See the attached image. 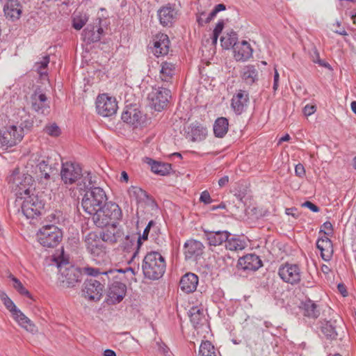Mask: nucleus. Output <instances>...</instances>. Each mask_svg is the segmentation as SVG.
I'll return each instance as SVG.
<instances>
[{"mask_svg": "<svg viewBox=\"0 0 356 356\" xmlns=\"http://www.w3.org/2000/svg\"><path fill=\"white\" fill-rule=\"evenodd\" d=\"M166 264L164 257L159 252H148L144 257L142 270L145 278L157 280L165 273Z\"/></svg>", "mask_w": 356, "mask_h": 356, "instance_id": "1", "label": "nucleus"}, {"mask_svg": "<svg viewBox=\"0 0 356 356\" xmlns=\"http://www.w3.org/2000/svg\"><path fill=\"white\" fill-rule=\"evenodd\" d=\"M122 217V211L115 202H107L105 205L92 216V220L98 227L112 225L111 229H115V224Z\"/></svg>", "mask_w": 356, "mask_h": 356, "instance_id": "2", "label": "nucleus"}, {"mask_svg": "<svg viewBox=\"0 0 356 356\" xmlns=\"http://www.w3.org/2000/svg\"><path fill=\"white\" fill-rule=\"evenodd\" d=\"M105 191L100 187L86 190L81 200L83 210L88 214L95 215L107 202Z\"/></svg>", "mask_w": 356, "mask_h": 356, "instance_id": "3", "label": "nucleus"}, {"mask_svg": "<svg viewBox=\"0 0 356 356\" xmlns=\"http://www.w3.org/2000/svg\"><path fill=\"white\" fill-rule=\"evenodd\" d=\"M320 330L324 337L329 341H342L346 336V325L340 317L321 321Z\"/></svg>", "mask_w": 356, "mask_h": 356, "instance_id": "4", "label": "nucleus"}, {"mask_svg": "<svg viewBox=\"0 0 356 356\" xmlns=\"http://www.w3.org/2000/svg\"><path fill=\"white\" fill-rule=\"evenodd\" d=\"M33 182L34 180L31 175L20 173L17 169L15 170L8 177V183L13 185V189L15 191L16 195L20 199L32 192H35Z\"/></svg>", "mask_w": 356, "mask_h": 356, "instance_id": "5", "label": "nucleus"}, {"mask_svg": "<svg viewBox=\"0 0 356 356\" xmlns=\"http://www.w3.org/2000/svg\"><path fill=\"white\" fill-rule=\"evenodd\" d=\"M24 201L21 209L22 213L28 219H33L40 216L44 211L45 201L42 196L35 192L23 196Z\"/></svg>", "mask_w": 356, "mask_h": 356, "instance_id": "6", "label": "nucleus"}, {"mask_svg": "<svg viewBox=\"0 0 356 356\" xmlns=\"http://www.w3.org/2000/svg\"><path fill=\"white\" fill-rule=\"evenodd\" d=\"M0 299L6 309L11 313L13 318L21 327L31 333H35L38 331L35 325L16 307L13 301L8 296L5 291H0Z\"/></svg>", "mask_w": 356, "mask_h": 356, "instance_id": "7", "label": "nucleus"}, {"mask_svg": "<svg viewBox=\"0 0 356 356\" xmlns=\"http://www.w3.org/2000/svg\"><path fill=\"white\" fill-rule=\"evenodd\" d=\"M38 242L44 248H54L56 247L63 238L60 229L53 224L43 225L37 233Z\"/></svg>", "mask_w": 356, "mask_h": 356, "instance_id": "8", "label": "nucleus"}, {"mask_svg": "<svg viewBox=\"0 0 356 356\" xmlns=\"http://www.w3.org/2000/svg\"><path fill=\"white\" fill-rule=\"evenodd\" d=\"M58 268L60 272L58 280L63 287H75L81 282L83 274L79 268L70 265L68 262L58 264Z\"/></svg>", "mask_w": 356, "mask_h": 356, "instance_id": "9", "label": "nucleus"}, {"mask_svg": "<svg viewBox=\"0 0 356 356\" xmlns=\"http://www.w3.org/2000/svg\"><path fill=\"white\" fill-rule=\"evenodd\" d=\"M60 160V156L56 152H52L41 160L37 165L40 178L48 181L57 175Z\"/></svg>", "mask_w": 356, "mask_h": 356, "instance_id": "10", "label": "nucleus"}, {"mask_svg": "<svg viewBox=\"0 0 356 356\" xmlns=\"http://www.w3.org/2000/svg\"><path fill=\"white\" fill-rule=\"evenodd\" d=\"M147 98L152 108L156 111H161L167 107L171 98V92L163 86L152 88Z\"/></svg>", "mask_w": 356, "mask_h": 356, "instance_id": "11", "label": "nucleus"}, {"mask_svg": "<svg viewBox=\"0 0 356 356\" xmlns=\"http://www.w3.org/2000/svg\"><path fill=\"white\" fill-rule=\"evenodd\" d=\"M60 179L65 185L75 184L83 176L82 168L76 162L66 161L62 163Z\"/></svg>", "mask_w": 356, "mask_h": 356, "instance_id": "12", "label": "nucleus"}, {"mask_svg": "<svg viewBox=\"0 0 356 356\" xmlns=\"http://www.w3.org/2000/svg\"><path fill=\"white\" fill-rule=\"evenodd\" d=\"M111 276L114 280L108 285L106 302L108 305H115L120 302L124 298L127 293V286L115 274L111 275Z\"/></svg>", "mask_w": 356, "mask_h": 356, "instance_id": "13", "label": "nucleus"}, {"mask_svg": "<svg viewBox=\"0 0 356 356\" xmlns=\"http://www.w3.org/2000/svg\"><path fill=\"white\" fill-rule=\"evenodd\" d=\"M106 282V280L104 277H100L98 280L94 278L86 280L83 289L85 297L90 300H99L103 295Z\"/></svg>", "mask_w": 356, "mask_h": 356, "instance_id": "14", "label": "nucleus"}, {"mask_svg": "<svg viewBox=\"0 0 356 356\" xmlns=\"http://www.w3.org/2000/svg\"><path fill=\"white\" fill-rule=\"evenodd\" d=\"M24 133L17 127L11 125L0 130V144L6 148L12 147L21 142Z\"/></svg>", "mask_w": 356, "mask_h": 356, "instance_id": "15", "label": "nucleus"}, {"mask_svg": "<svg viewBox=\"0 0 356 356\" xmlns=\"http://www.w3.org/2000/svg\"><path fill=\"white\" fill-rule=\"evenodd\" d=\"M118 104L115 98L102 94L96 100V110L103 117H110L116 113Z\"/></svg>", "mask_w": 356, "mask_h": 356, "instance_id": "16", "label": "nucleus"}, {"mask_svg": "<svg viewBox=\"0 0 356 356\" xmlns=\"http://www.w3.org/2000/svg\"><path fill=\"white\" fill-rule=\"evenodd\" d=\"M278 274L284 282L292 285L298 284L301 280L300 269L297 264L286 263L280 266Z\"/></svg>", "mask_w": 356, "mask_h": 356, "instance_id": "17", "label": "nucleus"}, {"mask_svg": "<svg viewBox=\"0 0 356 356\" xmlns=\"http://www.w3.org/2000/svg\"><path fill=\"white\" fill-rule=\"evenodd\" d=\"M102 19L100 17L96 18L92 24H89L84 29L82 33L83 40L88 43H93L99 41L104 31L101 23Z\"/></svg>", "mask_w": 356, "mask_h": 356, "instance_id": "18", "label": "nucleus"}, {"mask_svg": "<svg viewBox=\"0 0 356 356\" xmlns=\"http://www.w3.org/2000/svg\"><path fill=\"white\" fill-rule=\"evenodd\" d=\"M204 246L197 240H188L184 245V254L186 261H197L203 254Z\"/></svg>", "mask_w": 356, "mask_h": 356, "instance_id": "19", "label": "nucleus"}, {"mask_svg": "<svg viewBox=\"0 0 356 356\" xmlns=\"http://www.w3.org/2000/svg\"><path fill=\"white\" fill-rule=\"evenodd\" d=\"M262 266V261L254 253L248 254L238 260L237 266L244 270L255 271Z\"/></svg>", "mask_w": 356, "mask_h": 356, "instance_id": "20", "label": "nucleus"}, {"mask_svg": "<svg viewBox=\"0 0 356 356\" xmlns=\"http://www.w3.org/2000/svg\"><path fill=\"white\" fill-rule=\"evenodd\" d=\"M170 41L168 35L159 33L154 38L153 53L156 56H163L168 54Z\"/></svg>", "mask_w": 356, "mask_h": 356, "instance_id": "21", "label": "nucleus"}, {"mask_svg": "<svg viewBox=\"0 0 356 356\" xmlns=\"http://www.w3.org/2000/svg\"><path fill=\"white\" fill-rule=\"evenodd\" d=\"M248 102V92L240 90L232 97L231 106L236 114L241 115L245 111Z\"/></svg>", "mask_w": 356, "mask_h": 356, "instance_id": "22", "label": "nucleus"}, {"mask_svg": "<svg viewBox=\"0 0 356 356\" xmlns=\"http://www.w3.org/2000/svg\"><path fill=\"white\" fill-rule=\"evenodd\" d=\"M97 236L94 232H90L85 237V243L87 250L93 257H99L104 254V247L99 240H97Z\"/></svg>", "mask_w": 356, "mask_h": 356, "instance_id": "23", "label": "nucleus"}, {"mask_svg": "<svg viewBox=\"0 0 356 356\" xmlns=\"http://www.w3.org/2000/svg\"><path fill=\"white\" fill-rule=\"evenodd\" d=\"M299 308L302 315L309 319L316 320L321 314L319 306L309 298L302 301Z\"/></svg>", "mask_w": 356, "mask_h": 356, "instance_id": "24", "label": "nucleus"}, {"mask_svg": "<svg viewBox=\"0 0 356 356\" xmlns=\"http://www.w3.org/2000/svg\"><path fill=\"white\" fill-rule=\"evenodd\" d=\"M198 282V276L195 273L188 272L181 276L179 286L183 292L191 293L196 290Z\"/></svg>", "mask_w": 356, "mask_h": 356, "instance_id": "25", "label": "nucleus"}, {"mask_svg": "<svg viewBox=\"0 0 356 356\" xmlns=\"http://www.w3.org/2000/svg\"><path fill=\"white\" fill-rule=\"evenodd\" d=\"M175 6L170 3L163 6L158 10V16L161 24L164 26H170L177 17Z\"/></svg>", "mask_w": 356, "mask_h": 356, "instance_id": "26", "label": "nucleus"}, {"mask_svg": "<svg viewBox=\"0 0 356 356\" xmlns=\"http://www.w3.org/2000/svg\"><path fill=\"white\" fill-rule=\"evenodd\" d=\"M316 248L321 251V258L325 261L331 260L334 250L332 241L327 236L320 237L316 241Z\"/></svg>", "mask_w": 356, "mask_h": 356, "instance_id": "27", "label": "nucleus"}, {"mask_svg": "<svg viewBox=\"0 0 356 356\" xmlns=\"http://www.w3.org/2000/svg\"><path fill=\"white\" fill-rule=\"evenodd\" d=\"M204 238L208 241L209 245H220L222 243H225L232 236V234L228 231H209L204 230Z\"/></svg>", "mask_w": 356, "mask_h": 356, "instance_id": "28", "label": "nucleus"}, {"mask_svg": "<svg viewBox=\"0 0 356 356\" xmlns=\"http://www.w3.org/2000/svg\"><path fill=\"white\" fill-rule=\"evenodd\" d=\"M31 108L38 113L44 114L49 106L47 104V98L45 94L35 90L31 97Z\"/></svg>", "mask_w": 356, "mask_h": 356, "instance_id": "29", "label": "nucleus"}, {"mask_svg": "<svg viewBox=\"0 0 356 356\" xmlns=\"http://www.w3.org/2000/svg\"><path fill=\"white\" fill-rule=\"evenodd\" d=\"M3 12L7 19L14 22L19 19L22 6L18 0H9L3 6Z\"/></svg>", "mask_w": 356, "mask_h": 356, "instance_id": "30", "label": "nucleus"}, {"mask_svg": "<svg viewBox=\"0 0 356 356\" xmlns=\"http://www.w3.org/2000/svg\"><path fill=\"white\" fill-rule=\"evenodd\" d=\"M253 50L250 44L245 40L238 42L234 47V58L237 61H245L252 56Z\"/></svg>", "mask_w": 356, "mask_h": 356, "instance_id": "31", "label": "nucleus"}, {"mask_svg": "<svg viewBox=\"0 0 356 356\" xmlns=\"http://www.w3.org/2000/svg\"><path fill=\"white\" fill-rule=\"evenodd\" d=\"M131 197H134L137 202H145L152 207L156 206L155 200L141 188L131 186L128 191Z\"/></svg>", "mask_w": 356, "mask_h": 356, "instance_id": "32", "label": "nucleus"}, {"mask_svg": "<svg viewBox=\"0 0 356 356\" xmlns=\"http://www.w3.org/2000/svg\"><path fill=\"white\" fill-rule=\"evenodd\" d=\"M152 229V232H159L160 229L159 227L156 226V222L152 220L149 221L147 225L145 228L142 235H140L139 233L136 234L138 237V244H136V250L134 252H133L131 260H134L136 257L138 255L139 252V250L143 244L142 241H147L148 239V236L149 234V232Z\"/></svg>", "mask_w": 356, "mask_h": 356, "instance_id": "33", "label": "nucleus"}, {"mask_svg": "<svg viewBox=\"0 0 356 356\" xmlns=\"http://www.w3.org/2000/svg\"><path fill=\"white\" fill-rule=\"evenodd\" d=\"M258 66L248 65L241 71V79L248 85H252L258 81Z\"/></svg>", "mask_w": 356, "mask_h": 356, "instance_id": "34", "label": "nucleus"}, {"mask_svg": "<svg viewBox=\"0 0 356 356\" xmlns=\"http://www.w3.org/2000/svg\"><path fill=\"white\" fill-rule=\"evenodd\" d=\"M188 316L195 328L202 326L206 322L204 309L198 307H191L188 311Z\"/></svg>", "mask_w": 356, "mask_h": 356, "instance_id": "35", "label": "nucleus"}, {"mask_svg": "<svg viewBox=\"0 0 356 356\" xmlns=\"http://www.w3.org/2000/svg\"><path fill=\"white\" fill-rule=\"evenodd\" d=\"M147 163L151 166V170L156 175L165 176L170 174L172 170L171 164L154 161L152 159L147 158Z\"/></svg>", "mask_w": 356, "mask_h": 356, "instance_id": "36", "label": "nucleus"}, {"mask_svg": "<svg viewBox=\"0 0 356 356\" xmlns=\"http://www.w3.org/2000/svg\"><path fill=\"white\" fill-rule=\"evenodd\" d=\"M160 78L162 81L172 83L175 72V65L172 63L164 61L161 64Z\"/></svg>", "mask_w": 356, "mask_h": 356, "instance_id": "37", "label": "nucleus"}, {"mask_svg": "<svg viewBox=\"0 0 356 356\" xmlns=\"http://www.w3.org/2000/svg\"><path fill=\"white\" fill-rule=\"evenodd\" d=\"M246 246L247 243L245 239L236 234H232L231 236H229L225 243L226 248L232 251L242 250Z\"/></svg>", "mask_w": 356, "mask_h": 356, "instance_id": "38", "label": "nucleus"}, {"mask_svg": "<svg viewBox=\"0 0 356 356\" xmlns=\"http://www.w3.org/2000/svg\"><path fill=\"white\" fill-rule=\"evenodd\" d=\"M229 122L226 118H218L213 124V133L216 137L222 138L228 131Z\"/></svg>", "mask_w": 356, "mask_h": 356, "instance_id": "39", "label": "nucleus"}, {"mask_svg": "<svg viewBox=\"0 0 356 356\" xmlns=\"http://www.w3.org/2000/svg\"><path fill=\"white\" fill-rule=\"evenodd\" d=\"M221 45L225 49H229L234 47L238 43V35L235 31H232L227 33L225 36H222L220 38Z\"/></svg>", "mask_w": 356, "mask_h": 356, "instance_id": "40", "label": "nucleus"}, {"mask_svg": "<svg viewBox=\"0 0 356 356\" xmlns=\"http://www.w3.org/2000/svg\"><path fill=\"white\" fill-rule=\"evenodd\" d=\"M136 244H138L137 234H133L131 235H127L124 237L121 247L124 251L129 252L133 250L134 252L136 250Z\"/></svg>", "mask_w": 356, "mask_h": 356, "instance_id": "41", "label": "nucleus"}, {"mask_svg": "<svg viewBox=\"0 0 356 356\" xmlns=\"http://www.w3.org/2000/svg\"><path fill=\"white\" fill-rule=\"evenodd\" d=\"M191 134L193 141H201L207 136V129L201 124H192Z\"/></svg>", "mask_w": 356, "mask_h": 356, "instance_id": "42", "label": "nucleus"}, {"mask_svg": "<svg viewBox=\"0 0 356 356\" xmlns=\"http://www.w3.org/2000/svg\"><path fill=\"white\" fill-rule=\"evenodd\" d=\"M10 280L13 282V288L22 296H24L30 299H33V297L30 292L24 286L21 281L15 277L13 274L10 273L8 276Z\"/></svg>", "mask_w": 356, "mask_h": 356, "instance_id": "43", "label": "nucleus"}, {"mask_svg": "<svg viewBox=\"0 0 356 356\" xmlns=\"http://www.w3.org/2000/svg\"><path fill=\"white\" fill-rule=\"evenodd\" d=\"M200 356H217L214 346L209 341H203L199 349Z\"/></svg>", "mask_w": 356, "mask_h": 356, "instance_id": "44", "label": "nucleus"}, {"mask_svg": "<svg viewBox=\"0 0 356 356\" xmlns=\"http://www.w3.org/2000/svg\"><path fill=\"white\" fill-rule=\"evenodd\" d=\"M81 179H82V181L78 184L81 190H84L86 192V190H89V188L96 187L95 186V181L92 180V174L90 172L83 173V176Z\"/></svg>", "mask_w": 356, "mask_h": 356, "instance_id": "45", "label": "nucleus"}, {"mask_svg": "<svg viewBox=\"0 0 356 356\" xmlns=\"http://www.w3.org/2000/svg\"><path fill=\"white\" fill-rule=\"evenodd\" d=\"M88 19L86 14L74 13L72 19V27L76 30H81L86 25Z\"/></svg>", "mask_w": 356, "mask_h": 356, "instance_id": "46", "label": "nucleus"}, {"mask_svg": "<svg viewBox=\"0 0 356 356\" xmlns=\"http://www.w3.org/2000/svg\"><path fill=\"white\" fill-rule=\"evenodd\" d=\"M114 231L112 229V230L107 229L106 230H104L100 233V238L101 239L107 243H117V239L115 237V235L114 234Z\"/></svg>", "mask_w": 356, "mask_h": 356, "instance_id": "47", "label": "nucleus"}, {"mask_svg": "<svg viewBox=\"0 0 356 356\" xmlns=\"http://www.w3.org/2000/svg\"><path fill=\"white\" fill-rule=\"evenodd\" d=\"M44 131L50 136L57 137L60 136L61 131L59 127L56 124H47L44 128Z\"/></svg>", "mask_w": 356, "mask_h": 356, "instance_id": "48", "label": "nucleus"}, {"mask_svg": "<svg viewBox=\"0 0 356 356\" xmlns=\"http://www.w3.org/2000/svg\"><path fill=\"white\" fill-rule=\"evenodd\" d=\"M143 114L139 110L136 108H132L131 124L136 127H137L139 125H141V124L143 122Z\"/></svg>", "mask_w": 356, "mask_h": 356, "instance_id": "49", "label": "nucleus"}, {"mask_svg": "<svg viewBox=\"0 0 356 356\" xmlns=\"http://www.w3.org/2000/svg\"><path fill=\"white\" fill-rule=\"evenodd\" d=\"M85 270L88 275L92 277H97L99 275H101V277H104L108 281L111 279V275L104 274L106 271L101 272L99 268H97L88 267L85 268Z\"/></svg>", "mask_w": 356, "mask_h": 356, "instance_id": "50", "label": "nucleus"}, {"mask_svg": "<svg viewBox=\"0 0 356 356\" xmlns=\"http://www.w3.org/2000/svg\"><path fill=\"white\" fill-rule=\"evenodd\" d=\"M323 233L324 236H332L333 234V226L329 221L325 222L321 227L319 234Z\"/></svg>", "mask_w": 356, "mask_h": 356, "instance_id": "51", "label": "nucleus"}, {"mask_svg": "<svg viewBox=\"0 0 356 356\" xmlns=\"http://www.w3.org/2000/svg\"><path fill=\"white\" fill-rule=\"evenodd\" d=\"M127 272H131L132 275H135L136 274L134 268H133L131 267H127V268H126L124 269H122V268L110 269L109 270H107L106 272H105L104 274H105V275H114V274H117L118 273L124 274V273H126Z\"/></svg>", "mask_w": 356, "mask_h": 356, "instance_id": "52", "label": "nucleus"}, {"mask_svg": "<svg viewBox=\"0 0 356 356\" xmlns=\"http://www.w3.org/2000/svg\"><path fill=\"white\" fill-rule=\"evenodd\" d=\"M49 63V56H45L40 62L35 63V67L39 73L42 74V70L45 69Z\"/></svg>", "mask_w": 356, "mask_h": 356, "instance_id": "53", "label": "nucleus"}, {"mask_svg": "<svg viewBox=\"0 0 356 356\" xmlns=\"http://www.w3.org/2000/svg\"><path fill=\"white\" fill-rule=\"evenodd\" d=\"M150 237L152 238V241L159 246H162L165 244V239L162 236L160 235V231L156 232V233L152 232Z\"/></svg>", "mask_w": 356, "mask_h": 356, "instance_id": "54", "label": "nucleus"}, {"mask_svg": "<svg viewBox=\"0 0 356 356\" xmlns=\"http://www.w3.org/2000/svg\"><path fill=\"white\" fill-rule=\"evenodd\" d=\"M33 126V122L31 120H26L23 121L20 126L18 128V131H21L24 134V131H31V128Z\"/></svg>", "mask_w": 356, "mask_h": 356, "instance_id": "55", "label": "nucleus"}, {"mask_svg": "<svg viewBox=\"0 0 356 356\" xmlns=\"http://www.w3.org/2000/svg\"><path fill=\"white\" fill-rule=\"evenodd\" d=\"M200 201L205 204H209L213 202L209 193L207 191H204L200 194Z\"/></svg>", "mask_w": 356, "mask_h": 356, "instance_id": "56", "label": "nucleus"}, {"mask_svg": "<svg viewBox=\"0 0 356 356\" xmlns=\"http://www.w3.org/2000/svg\"><path fill=\"white\" fill-rule=\"evenodd\" d=\"M131 115H132V108L126 109L122 113L121 118L123 122L131 124Z\"/></svg>", "mask_w": 356, "mask_h": 356, "instance_id": "57", "label": "nucleus"}, {"mask_svg": "<svg viewBox=\"0 0 356 356\" xmlns=\"http://www.w3.org/2000/svg\"><path fill=\"white\" fill-rule=\"evenodd\" d=\"M296 175L299 177H303L305 175V169L302 164L298 163L295 167Z\"/></svg>", "mask_w": 356, "mask_h": 356, "instance_id": "58", "label": "nucleus"}, {"mask_svg": "<svg viewBox=\"0 0 356 356\" xmlns=\"http://www.w3.org/2000/svg\"><path fill=\"white\" fill-rule=\"evenodd\" d=\"M316 111V106L315 105L307 104L303 108V113L305 115L309 116L314 113Z\"/></svg>", "mask_w": 356, "mask_h": 356, "instance_id": "59", "label": "nucleus"}, {"mask_svg": "<svg viewBox=\"0 0 356 356\" xmlns=\"http://www.w3.org/2000/svg\"><path fill=\"white\" fill-rule=\"evenodd\" d=\"M302 206L309 209L313 212H318L319 210H320V209H319V207L318 206H316V204H314V203H312L310 201L305 202L302 204Z\"/></svg>", "mask_w": 356, "mask_h": 356, "instance_id": "60", "label": "nucleus"}, {"mask_svg": "<svg viewBox=\"0 0 356 356\" xmlns=\"http://www.w3.org/2000/svg\"><path fill=\"white\" fill-rule=\"evenodd\" d=\"M224 21L222 19L219 20L213 29V33L220 35L224 28Z\"/></svg>", "mask_w": 356, "mask_h": 356, "instance_id": "61", "label": "nucleus"}, {"mask_svg": "<svg viewBox=\"0 0 356 356\" xmlns=\"http://www.w3.org/2000/svg\"><path fill=\"white\" fill-rule=\"evenodd\" d=\"M338 291L340 292V293L343 296L346 297L348 296V291L346 290V286L343 283H339L337 285Z\"/></svg>", "mask_w": 356, "mask_h": 356, "instance_id": "62", "label": "nucleus"}, {"mask_svg": "<svg viewBox=\"0 0 356 356\" xmlns=\"http://www.w3.org/2000/svg\"><path fill=\"white\" fill-rule=\"evenodd\" d=\"M312 60L314 63H317L318 59H321L319 53L316 47L313 49V52L311 54Z\"/></svg>", "mask_w": 356, "mask_h": 356, "instance_id": "63", "label": "nucleus"}, {"mask_svg": "<svg viewBox=\"0 0 356 356\" xmlns=\"http://www.w3.org/2000/svg\"><path fill=\"white\" fill-rule=\"evenodd\" d=\"M47 219L50 222H52L53 225H55L59 222L58 218L56 216V213H51L47 216Z\"/></svg>", "mask_w": 356, "mask_h": 356, "instance_id": "64", "label": "nucleus"}]
</instances>
